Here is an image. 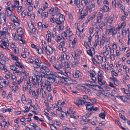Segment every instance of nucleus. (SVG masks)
I'll return each mask as SVG.
<instances>
[{"label": "nucleus", "mask_w": 130, "mask_h": 130, "mask_svg": "<svg viewBox=\"0 0 130 130\" xmlns=\"http://www.w3.org/2000/svg\"><path fill=\"white\" fill-rule=\"evenodd\" d=\"M62 78L63 79V80H62V81H63L64 82L63 83H64L65 84H73V80L71 79V78H66L64 77Z\"/></svg>", "instance_id": "9"}, {"label": "nucleus", "mask_w": 130, "mask_h": 130, "mask_svg": "<svg viewBox=\"0 0 130 130\" xmlns=\"http://www.w3.org/2000/svg\"><path fill=\"white\" fill-rule=\"evenodd\" d=\"M84 104L86 106V109L87 110L91 111H92V108L93 107V105L91 104L89 102L83 101L82 100V105Z\"/></svg>", "instance_id": "3"}, {"label": "nucleus", "mask_w": 130, "mask_h": 130, "mask_svg": "<svg viewBox=\"0 0 130 130\" xmlns=\"http://www.w3.org/2000/svg\"><path fill=\"white\" fill-rule=\"evenodd\" d=\"M76 5L77 7L79 8L80 7V2L79 0H76Z\"/></svg>", "instance_id": "54"}, {"label": "nucleus", "mask_w": 130, "mask_h": 130, "mask_svg": "<svg viewBox=\"0 0 130 130\" xmlns=\"http://www.w3.org/2000/svg\"><path fill=\"white\" fill-rule=\"evenodd\" d=\"M54 10V8H52L50 10H49V12L50 13V14H52V15L53 16L54 15V14L53 13Z\"/></svg>", "instance_id": "49"}, {"label": "nucleus", "mask_w": 130, "mask_h": 130, "mask_svg": "<svg viewBox=\"0 0 130 130\" xmlns=\"http://www.w3.org/2000/svg\"><path fill=\"white\" fill-rule=\"evenodd\" d=\"M15 64L16 66L22 69L24 68V67L23 65L19 62L17 61L15 62Z\"/></svg>", "instance_id": "19"}, {"label": "nucleus", "mask_w": 130, "mask_h": 130, "mask_svg": "<svg viewBox=\"0 0 130 130\" xmlns=\"http://www.w3.org/2000/svg\"><path fill=\"white\" fill-rule=\"evenodd\" d=\"M18 88V86L17 85L13 86L12 87V90L15 91Z\"/></svg>", "instance_id": "46"}, {"label": "nucleus", "mask_w": 130, "mask_h": 130, "mask_svg": "<svg viewBox=\"0 0 130 130\" xmlns=\"http://www.w3.org/2000/svg\"><path fill=\"white\" fill-rule=\"evenodd\" d=\"M122 3V1L121 0H119L118 1L117 3V5L118 6L120 7V6H121Z\"/></svg>", "instance_id": "64"}, {"label": "nucleus", "mask_w": 130, "mask_h": 130, "mask_svg": "<svg viewBox=\"0 0 130 130\" xmlns=\"http://www.w3.org/2000/svg\"><path fill=\"white\" fill-rule=\"evenodd\" d=\"M11 56L13 60L16 61H18L19 60V59L16 56H15L14 55H11Z\"/></svg>", "instance_id": "34"}, {"label": "nucleus", "mask_w": 130, "mask_h": 130, "mask_svg": "<svg viewBox=\"0 0 130 130\" xmlns=\"http://www.w3.org/2000/svg\"><path fill=\"white\" fill-rule=\"evenodd\" d=\"M103 10L105 12H107L109 10V8L108 6L106 5H104L103 6Z\"/></svg>", "instance_id": "35"}, {"label": "nucleus", "mask_w": 130, "mask_h": 130, "mask_svg": "<svg viewBox=\"0 0 130 130\" xmlns=\"http://www.w3.org/2000/svg\"><path fill=\"white\" fill-rule=\"evenodd\" d=\"M119 115L120 118L124 121H125L127 120L125 117L124 116L122 115L121 113H119Z\"/></svg>", "instance_id": "44"}, {"label": "nucleus", "mask_w": 130, "mask_h": 130, "mask_svg": "<svg viewBox=\"0 0 130 130\" xmlns=\"http://www.w3.org/2000/svg\"><path fill=\"white\" fill-rule=\"evenodd\" d=\"M87 84L91 86H94V85H93V82H92L90 81H87Z\"/></svg>", "instance_id": "62"}, {"label": "nucleus", "mask_w": 130, "mask_h": 130, "mask_svg": "<svg viewBox=\"0 0 130 130\" xmlns=\"http://www.w3.org/2000/svg\"><path fill=\"white\" fill-rule=\"evenodd\" d=\"M5 13L7 17H9L12 14V11L11 10L6 11H5Z\"/></svg>", "instance_id": "24"}, {"label": "nucleus", "mask_w": 130, "mask_h": 130, "mask_svg": "<svg viewBox=\"0 0 130 130\" xmlns=\"http://www.w3.org/2000/svg\"><path fill=\"white\" fill-rule=\"evenodd\" d=\"M74 103L78 106H80L81 105V100L80 98H77L76 101H74Z\"/></svg>", "instance_id": "14"}, {"label": "nucleus", "mask_w": 130, "mask_h": 130, "mask_svg": "<svg viewBox=\"0 0 130 130\" xmlns=\"http://www.w3.org/2000/svg\"><path fill=\"white\" fill-rule=\"evenodd\" d=\"M87 53L91 57H92V54H94V48L92 47V48H90L89 50L87 51Z\"/></svg>", "instance_id": "13"}, {"label": "nucleus", "mask_w": 130, "mask_h": 130, "mask_svg": "<svg viewBox=\"0 0 130 130\" xmlns=\"http://www.w3.org/2000/svg\"><path fill=\"white\" fill-rule=\"evenodd\" d=\"M80 9H79L78 14L80 15V16L78 19V21L80 22L81 21V11H80Z\"/></svg>", "instance_id": "36"}, {"label": "nucleus", "mask_w": 130, "mask_h": 130, "mask_svg": "<svg viewBox=\"0 0 130 130\" xmlns=\"http://www.w3.org/2000/svg\"><path fill=\"white\" fill-rule=\"evenodd\" d=\"M79 71L78 70H76L74 73H73V77L76 78H78L79 77Z\"/></svg>", "instance_id": "17"}, {"label": "nucleus", "mask_w": 130, "mask_h": 130, "mask_svg": "<svg viewBox=\"0 0 130 130\" xmlns=\"http://www.w3.org/2000/svg\"><path fill=\"white\" fill-rule=\"evenodd\" d=\"M21 101L22 102V103H24V102H26V100L25 96L24 94H23L22 95V98H21Z\"/></svg>", "instance_id": "33"}, {"label": "nucleus", "mask_w": 130, "mask_h": 130, "mask_svg": "<svg viewBox=\"0 0 130 130\" xmlns=\"http://www.w3.org/2000/svg\"><path fill=\"white\" fill-rule=\"evenodd\" d=\"M106 49L105 51L103 53V55L105 57H106L109 54V51L110 50V47L109 46H106Z\"/></svg>", "instance_id": "11"}, {"label": "nucleus", "mask_w": 130, "mask_h": 130, "mask_svg": "<svg viewBox=\"0 0 130 130\" xmlns=\"http://www.w3.org/2000/svg\"><path fill=\"white\" fill-rule=\"evenodd\" d=\"M51 74H50L49 75H48V77L55 78V76L54 74H53V72L51 71Z\"/></svg>", "instance_id": "61"}, {"label": "nucleus", "mask_w": 130, "mask_h": 130, "mask_svg": "<svg viewBox=\"0 0 130 130\" xmlns=\"http://www.w3.org/2000/svg\"><path fill=\"white\" fill-rule=\"evenodd\" d=\"M72 55L74 59V61L72 62V66L73 67H75L77 65V64L78 63L79 61L77 57L76 56V53L75 52H73L72 53Z\"/></svg>", "instance_id": "4"}, {"label": "nucleus", "mask_w": 130, "mask_h": 130, "mask_svg": "<svg viewBox=\"0 0 130 130\" xmlns=\"http://www.w3.org/2000/svg\"><path fill=\"white\" fill-rule=\"evenodd\" d=\"M112 4L113 7L116 9V0H114V1H112Z\"/></svg>", "instance_id": "48"}, {"label": "nucleus", "mask_w": 130, "mask_h": 130, "mask_svg": "<svg viewBox=\"0 0 130 130\" xmlns=\"http://www.w3.org/2000/svg\"><path fill=\"white\" fill-rule=\"evenodd\" d=\"M99 39H98V38H97V39H96L95 40V43L93 46L94 47H96V46L99 44Z\"/></svg>", "instance_id": "40"}, {"label": "nucleus", "mask_w": 130, "mask_h": 130, "mask_svg": "<svg viewBox=\"0 0 130 130\" xmlns=\"http://www.w3.org/2000/svg\"><path fill=\"white\" fill-rule=\"evenodd\" d=\"M90 77H92L94 76L95 75V71H93L92 72H90Z\"/></svg>", "instance_id": "47"}, {"label": "nucleus", "mask_w": 130, "mask_h": 130, "mask_svg": "<svg viewBox=\"0 0 130 130\" xmlns=\"http://www.w3.org/2000/svg\"><path fill=\"white\" fill-rule=\"evenodd\" d=\"M105 116L106 115L103 112L101 113L99 115V116L101 118L103 119H105Z\"/></svg>", "instance_id": "30"}, {"label": "nucleus", "mask_w": 130, "mask_h": 130, "mask_svg": "<svg viewBox=\"0 0 130 130\" xmlns=\"http://www.w3.org/2000/svg\"><path fill=\"white\" fill-rule=\"evenodd\" d=\"M56 76L58 78H61L62 77H63L62 76L63 75V74L61 73L60 72H58L57 73H56Z\"/></svg>", "instance_id": "28"}, {"label": "nucleus", "mask_w": 130, "mask_h": 130, "mask_svg": "<svg viewBox=\"0 0 130 130\" xmlns=\"http://www.w3.org/2000/svg\"><path fill=\"white\" fill-rule=\"evenodd\" d=\"M102 15L98 16L97 17V22L98 23H100L101 21Z\"/></svg>", "instance_id": "42"}, {"label": "nucleus", "mask_w": 130, "mask_h": 130, "mask_svg": "<svg viewBox=\"0 0 130 130\" xmlns=\"http://www.w3.org/2000/svg\"><path fill=\"white\" fill-rule=\"evenodd\" d=\"M113 28V27L109 28V26L106 27V33L107 35H109V34L111 32H112L113 30H112V29Z\"/></svg>", "instance_id": "15"}, {"label": "nucleus", "mask_w": 130, "mask_h": 130, "mask_svg": "<svg viewBox=\"0 0 130 130\" xmlns=\"http://www.w3.org/2000/svg\"><path fill=\"white\" fill-rule=\"evenodd\" d=\"M46 37L47 38V41L49 42H50L51 41V34L47 35Z\"/></svg>", "instance_id": "29"}, {"label": "nucleus", "mask_w": 130, "mask_h": 130, "mask_svg": "<svg viewBox=\"0 0 130 130\" xmlns=\"http://www.w3.org/2000/svg\"><path fill=\"white\" fill-rule=\"evenodd\" d=\"M32 94L33 98L35 99H38V96L36 94V92L35 91H32Z\"/></svg>", "instance_id": "38"}, {"label": "nucleus", "mask_w": 130, "mask_h": 130, "mask_svg": "<svg viewBox=\"0 0 130 130\" xmlns=\"http://www.w3.org/2000/svg\"><path fill=\"white\" fill-rule=\"evenodd\" d=\"M38 54L40 55L43 54V51L42 49L41 48H39V50L38 51H37V52Z\"/></svg>", "instance_id": "56"}, {"label": "nucleus", "mask_w": 130, "mask_h": 130, "mask_svg": "<svg viewBox=\"0 0 130 130\" xmlns=\"http://www.w3.org/2000/svg\"><path fill=\"white\" fill-rule=\"evenodd\" d=\"M81 33V31L78 28V27H77V29L76 31V34L80 38V34Z\"/></svg>", "instance_id": "26"}, {"label": "nucleus", "mask_w": 130, "mask_h": 130, "mask_svg": "<svg viewBox=\"0 0 130 130\" xmlns=\"http://www.w3.org/2000/svg\"><path fill=\"white\" fill-rule=\"evenodd\" d=\"M50 85H51V84L50 82H49L48 80H47L45 81L44 85H43V87H45Z\"/></svg>", "instance_id": "25"}, {"label": "nucleus", "mask_w": 130, "mask_h": 130, "mask_svg": "<svg viewBox=\"0 0 130 130\" xmlns=\"http://www.w3.org/2000/svg\"><path fill=\"white\" fill-rule=\"evenodd\" d=\"M55 50L49 46H48L47 50L46 51V53L48 55H50L51 54L53 53V52H55Z\"/></svg>", "instance_id": "10"}, {"label": "nucleus", "mask_w": 130, "mask_h": 130, "mask_svg": "<svg viewBox=\"0 0 130 130\" xmlns=\"http://www.w3.org/2000/svg\"><path fill=\"white\" fill-rule=\"evenodd\" d=\"M117 79L114 77L112 78V80L113 81L114 84L116 85H118V82L117 80Z\"/></svg>", "instance_id": "27"}, {"label": "nucleus", "mask_w": 130, "mask_h": 130, "mask_svg": "<svg viewBox=\"0 0 130 130\" xmlns=\"http://www.w3.org/2000/svg\"><path fill=\"white\" fill-rule=\"evenodd\" d=\"M76 38H75L73 40L72 42L70 43L69 44V46L70 47H72L73 48L75 46V45L76 43L75 40Z\"/></svg>", "instance_id": "20"}, {"label": "nucleus", "mask_w": 130, "mask_h": 130, "mask_svg": "<svg viewBox=\"0 0 130 130\" xmlns=\"http://www.w3.org/2000/svg\"><path fill=\"white\" fill-rule=\"evenodd\" d=\"M47 80H49V81L52 83L54 82L55 81V78H54L48 77Z\"/></svg>", "instance_id": "32"}, {"label": "nucleus", "mask_w": 130, "mask_h": 130, "mask_svg": "<svg viewBox=\"0 0 130 130\" xmlns=\"http://www.w3.org/2000/svg\"><path fill=\"white\" fill-rule=\"evenodd\" d=\"M95 7V5L93 4H92L90 6L89 11L90 12H91L92 10H93L94 8Z\"/></svg>", "instance_id": "39"}, {"label": "nucleus", "mask_w": 130, "mask_h": 130, "mask_svg": "<svg viewBox=\"0 0 130 130\" xmlns=\"http://www.w3.org/2000/svg\"><path fill=\"white\" fill-rule=\"evenodd\" d=\"M111 73L112 76L113 78V77H114V76H117L118 75V73H116V72H114V71L112 72H111Z\"/></svg>", "instance_id": "51"}, {"label": "nucleus", "mask_w": 130, "mask_h": 130, "mask_svg": "<svg viewBox=\"0 0 130 130\" xmlns=\"http://www.w3.org/2000/svg\"><path fill=\"white\" fill-rule=\"evenodd\" d=\"M42 63H41L39 64L36 63L34 64V67L36 68H40V67L42 66Z\"/></svg>", "instance_id": "37"}, {"label": "nucleus", "mask_w": 130, "mask_h": 130, "mask_svg": "<svg viewBox=\"0 0 130 130\" xmlns=\"http://www.w3.org/2000/svg\"><path fill=\"white\" fill-rule=\"evenodd\" d=\"M113 20V18L112 17L110 18V17L107 20V22L106 23L108 24H111Z\"/></svg>", "instance_id": "31"}, {"label": "nucleus", "mask_w": 130, "mask_h": 130, "mask_svg": "<svg viewBox=\"0 0 130 130\" xmlns=\"http://www.w3.org/2000/svg\"><path fill=\"white\" fill-rule=\"evenodd\" d=\"M5 60L3 59H1L0 60V63L1 64V65H5Z\"/></svg>", "instance_id": "52"}, {"label": "nucleus", "mask_w": 130, "mask_h": 130, "mask_svg": "<svg viewBox=\"0 0 130 130\" xmlns=\"http://www.w3.org/2000/svg\"><path fill=\"white\" fill-rule=\"evenodd\" d=\"M130 101V93L127 95L126 97H125L124 102H129Z\"/></svg>", "instance_id": "21"}, {"label": "nucleus", "mask_w": 130, "mask_h": 130, "mask_svg": "<svg viewBox=\"0 0 130 130\" xmlns=\"http://www.w3.org/2000/svg\"><path fill=\"white\" fill-rule=\"evenodd\" d=\"M95 58H96L98 60V62L99 64L102 63L101 59L102 58V57L100 55L99 56L98 55L95 56Z\"/></svg>", "instance_id": "23"}, {"label": "nucleus", "mask_w": 130, "mask_h": 130, "mask_svg": "<svg viewBox=\"0 0 130 130\" xmlns=\"http://www.w3.org/2000/svg\"><path fill=\"white\" fill-rule=\"evenodd\" d=\"M109 67H110V71L111 72H112L114 71V69L112 68V67H113V65L112 64H111L109 65Z\"/></svg>", "instance_id": "60"}, {"label": "nucleus", "mask_w": 130, "mask_h": 130, "mask_svg": "<svg viewBox=\"0 0 130 130\" xmlns=\"http://www.w3.org/2000/svg\"><path fill=\"white\" fill-rule=\"evenodd\" d=\"M46 87V89L47 90V91L48 92H50L51 91V85L48 86Z\"/></svg>", "instance_id": "63"}, {"label": "nucleus", "mask_w": 130, "mask_h": 130, "mask_svg": "<svg viewBox=\"0 0 130 130\" xmlns=\"http://www.w3.org/2000/svg\"><path fill=\"white\" fill-rule=\"evenodd\" d=\"M62 37L63 38V39H65L64 37L66 38V37L67 36V33L65 32L64 31L63 32L62 34Z\"/></svg>", "instance_id": "45"}, {"label": "nucleus", "mask_w": 130, "mask_h": 130, "mask_svg": "<svg viewBox=\"0 0 130 130\" xmlns=\"http://www.w3.org/2000/svg\"><path fill=\"white\" fill-rule=\"evenodd\" d=\"M47 74V73H44V75H41L42 78V77H44V78H47V79H48V76L49 75H48Z\"/></svg>", "instance_id": "59"}, {"label": "nucleus", "mask_w": 130, "mask_h": 130, "mask_svg": "<svg viewBox=\"0 0 130 130\" xmlns=\"http://www.w3.org/2000/svg\"><path fill=\"white\" fill-rule=\"evenodd\" d=\"M106 38L103 36H102L101 40L100 41V46H103L105 42Z\"/></svg>", "instance_id": "16"}, {"label": "nucleus", "mask_w": 130, "mask_h": 130, "mask_svg": "<svg viewBox=\"0 0 130 130\" xmlns=\"http://www.w3.org/2000/svg\"><path fill=\"white\" fill-rule=\"evenodd\" d=\"M10 68L13 71L17 69V68H16L13 65L10 66Z\"/></svg>", "instance_id": "53"}, {"label": "nucleus", "mask_w": 130, "mask_h": 130, "mask_svg": "<svg viewBox=\"0 0 130 130\" xmlns=\"http://www.w3.org/2000/svg\"><path fill=\"white\" fill-rule=\"evenodd\" d=\"M53 67L57 70H59L61 69L62 67L61 65L59 63L58 65L57 64L56 65H53Z\"/></svg>", "instance_id": "18"}, {"label": "nucleus", "mask_w": 130, "mask_h": 130, "mask_svg": "<svg viewBox=\"0 0 130 130\" xmlns=\"http://www.w3.org/2000/svg\"><path fill=\"white\" fill-rule=\"evenodd\" d=\"M60 12L59 10L57 7H55L54 8V10L53 13L54 14V15L56 14V13H58V14H59Z\"/></svg>", "instance_id": "22"}, {"label": "nucleus", "mask_w": 130, "mask_h": 130, "mask_svg": "<svg viewBox=\"0 0 130 130\" xmlns=\"http://www.w3.org/2000/svg\"><path fill=\"white\" fill-rule=\"evenodd\" d=\"M40 71L41 73H47V74L49 75L51 74V71H50L48 67L42 65V66L40 67Z\"/></svg>", "instance_id": "5"}, {"label": "nucleus", "mask_w": 130, "mask_h": 130, "mask_svg": "<svg viewBox=\"0 0 130 130\" xmlns=\"http://www.w3.org/2000/svg\"><path fill=\"white\" fill-rule=\"evenodd\" d=\"M125 33V35L127 33V31H126V28L125 27L123 28L122 30V35L123 36V33Z\"/></svg>", "instance_id": "58"}, {"label": "nucleus", "mask_w": 130, "mask_h": 130, "mask_svg": "<svg viewBox=\"0 0 130 130\" xmlns=\"http://www.w3.org/2000/svg\"><path fill=\"white\" fill-rule=\"evenodd\" d=\"M56 60L55 58V56H51V58L50 61L53 63Z\"/></svg>", "instance_id": "50"}, {"label": "nucleus", "mask_w": 130, "mask_h": 130, "mask_svg": "<svg viewBox=\"0 0 130 130\" xmlns=\"http://www.w3.org/2000/svg\"><path fill=\"white\" fill-rule=\"evenodd\" d=\"M32 83L34 85H37L39 86V84H41L43 83L42 82L41 74L40 73H39L37 75L34 76L32 78Z\"/></svg>", "instance_id": "1"}, {"label": "nucleus", "mask_w": 130, "mask_h": 130, "mask_svg": "<svg viewBox=\"0 0 130 130\" xmlns=\"http://www.w3.org/2000/svg\"><path fill=\"white\" fill-rule=\"evenodd\" d=\"M65 20L64 16L62 14H61L60 15L58 18H56L55 22L58 25L62 24V23Z\"/></svg>", "instance_id": "7"}, {"label": "nucleus", "mask_w": 130, "mask_h": 130, "mask_svg": "<svg viewBox=\"0 0 130 130\" xmlns=\"http://www.w3.org/2000/svg\"><path fill=\"white\" fill-rule=\"evenodd\" d=\"M104 95L105 96H106L108 97H110L112 96H113V95H111L109 93L107 92H104Z\"/></svg>", "instance_id": "41"}, {"label": "nucleus", "mask_w": 130, "mask_h": 130, "mask_svg": "<svg viewBox=\"0 0 130 130\" xmlns=\"http://www.w3.org/2000/svg\"><path fill=\"white\" fill-rule=\"evenodd\" d=\"M22 29L20 27H19L17 29V31L19 36H22L23 34Z\"/></svg>", "instance_id": "12"}, {"label": "nucleus", "mask_w": 130, "mask_h": 130, "mask_svg": "<svg viewBox=\"0 0 130 130\" xmlns=\"http://www.w3.org/2000/svg\"><path fill=\"white\" fill-rule=\"evenodd\" d=\"M1 41L2 42V47H1L6 49H9L8 46L9 45V43H8V41L7 38H4V39L1 40Z\"/></svg>", "instance_id": "6"}, {"label": "nucleus", "mask_w": 130, "mask_h": 130, "mask_svg": "<svg viewBox=\"0 0 130 130\" xmlns=\"http://www.w3.org/2000/svg\"><path fill=\"white\" fill-rule=\"evenodd\" d=\"M9 34L8 29L6 27H4L2 30H0V39L6 38V35H8Z\"/></svg>", "instance_id": "2"}, {"label": "nucleus", "mask_w": 130, "mask_h": 130, "mask_svg": "<svg viewBox=\"0 0 130 130\" xmlns=\"http://www.w3.org/2000/svg\"><path fill=\"white\" fill-rule=\"evenodd\" d=\"M6 21V16L3 13H0V23L2 25L5 24Z\"/></svg>", "instance_id": "8"}, {"label": "nucleus", "mask_w": 130, "mask_h": 130, "mask_svg": "<svg viewBox=\"0 0 130 130\" xmlns=\"http://www.w3.org/2000/svg\"><path fill=\"white\" fill-rule=\"evenodd\" d=\"M112 36L113 37L117 33V31L115 30V28L114 27H113V28L112 29Z\"/></svg>", "instance_id": "57"}, {"label": "nucleus", "mask_w": 130, "mask_h": 130, "mask_svg": "<svg viewBox=\"0 0 130 130\" xmlns=\"http://www.w3.org/2000/svg\"><path fill=\"white\" fill-rule=\"evenodd\" d=\"M1 83H3L4 84H5V85H6L8 84L9 83V81L8 79H7L6 80H4L3 82H1Z\"/></svg>", "instance_id": "55"}, {"label": "nucleus", "mask_w": 130, "mask_h": 130, "mask_svg": "<svg viewBox=\"0 0 130 130\" xmlns=\"http://www.w3.org/2000/svg\"><path fill=\"white\" fill-rule=\"evenodd\" d=\"M88 11L87 10H86L85 12L83 13V14L82 15V19H83L86 16L88 13Z\"/></svg>", "instance_id": "43"}]
</instances>
